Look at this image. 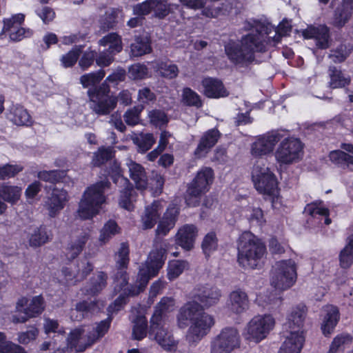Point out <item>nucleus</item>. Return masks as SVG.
Wrapping results in <instances>:
<instances>
[{"label":"nucleus","mask_w":353,"mask_h":353,"mask_svg":"<svg viewBox=\"0 0 353 353\" xmlns=\"http://www.w3.org/2000/svg\"><path fill=\"white\" fill-rule=\"evenodd\" d=\"M253 26L259 32V35L248 34L240 41L230 40L225 45V52L229 60L239 67H248L255 61L256 52H265L268 42L271 40L279 42L282 37L292 30L290 23L285 19L277 28L265 21H254Z\"/></svg>","instance_id":"f257e3e1"},{"label":"nucleus","mask_w":353,"mask_h":353,"mask_svg":"<svg viewBox=\"0 0 353 353\" xmlns=\"http://www.w3.org/2000/svg\"><path fill=\"white\" fill-rule=\"evenodd\" d=\"M155 246L157 251L150 252L148 258L139 272L137 281L139 285H130L125 289L124 294L126 296H134L143 292L150 279L155 276L162 268L165 259V250L167 243L161 239H157Z\"/></svg>","instance_id":"f03ea898"},{"label":"nucleus","mask_w":353,"mask_h":353,"mask_svg":"<svg viewBox=\"0 0 353 353\" xmlns=\"http://www.w3.org/2000/svg\"><path fill=\"white\" fill-rule=\"evenodd\" d=\"M110 186L111 183L108 179H104L86 188L77 210V214L81 219H90L99 214L102 205L106 202L107 196L105 193Z\"/></svg>","instance_id":"7ed1b4c3"},{"label":"nucleus","mask_w":353,"mask_h":353,"mask_svg":"<svg viewBox=\"0 0 353 353\" xmlns=\"http://www.w3.org/2000/svg\"><path fill=\"white\" fill-rule=\"evenodd\" d=\"M238 262L243 268L254 269L266 252L260 239L250 232H244L237 241Z\"/></svg>","instance_id":"20e7f679"},{"label":"nucleus","mask_w":353,"mask_h":353,"mask_svg":"<svg viewBox=\"0 0 353 353\" xmlns=\"http://www.w3.org/2000/svg\"><path fill=\"white\" fill-rule=\"evenodd\" d=\"M296 278V265L292 259L277 261L272 268L270 283L277 290L290 288L295 283Z\"/></svg>","instance_id":"39448f33"},{"label":"nucleus","mask_w":353,"mask_h":353,"mask_svg":"<svg viewBox=\"0 0 353 353\" xmlns=\"http://www.w3.org/2000/svg\"><path fill=\"white\" fill-rule=\"evenodd\" d=\"M109 92L110 87L105 83L88 91L89 107L96 114L108 115L116 108L117 99L109 96Z\"/></svg>","instance_id":"423d86ee"},{"label":"nucleus","mask_w":353,"mask_h":353,"mask_svg":"<svg viewBox=\"0 0 353 353\" xmlns=\"http://www.w3.org/2000/svg\"><path fill=\"white\" fill-rule=\"evenodd\" d=\"M214 171L211 168H202L196 174L192 181L189 183L186 190L185 201L188 205L195 206L197 199L206 193L214 181Z\"/></svg>","instance_id":"0eeeda50"},{"label":"nucleus","mask_w":353,"mask_h":353,"mask_svg":"<svg viewBox=\"0 0 353 353\" xmlns=\"http://www.w3.org/2000/svg\"><path fill=\"white\" fill-rule=\"evenodd\" d=\"M241 336L234 327H225L210 342V353H232L240 347Z\"/></svg>","instance_id":"6e6552de"},{"label":"nucleus","mask_w":353,"mask_h":353,"mask_svg":"<svg viewBox=\"0 0 353 353\" xmlns=\"http://www.w3.org/2000/svg\"><path fill=\"white\" fill-rule=\"evenodd\" d=\"M252 178L256 189L260 193L268 195L274 194L277 188L276 179L270 169L265 167L263 160H258L254 163Z\"/></svg>","instance_id":"1a4fd4ad"},{"label":"nucleus","mask_w":353,"mask_h":353,"mask_svg":"<svg viewBox=\"0 0 353 353\" xmlns=\"http://www.w3.org/2000/svg\"><path fill=\"white\" fill-rule=\"evenodd\" d=\"M28 299L26 296L19 298L15 306V312L23 313V315H12V321L14 323H23L29 319L41 314L45 308V301L42 296H34L28 305Z\"/></svg>","instance_id":"9d476101"},{"label":"nucleus","mask_w":353,"mask_h":353,"mask_svg":"<svg viewBox=\"0 0 353 353\" xmlns=\"http://www.w3.org/2000/svg\"><path fill=\"white\" fill-rule=\"evenodd\" d=\"M301 141L295 138L284 139L276 148L274 157L281 165H290L299 161L303 154Z\"/></svg>","instance_id":"9b49d317"},{"label":"nucleus","mask_w":353,"mask_h":353,"mask_svg":"<svg viewBox=\"0 0 353 353\" xmlns=\"http://www.w3.org/2000/svg\"><path fill=\"white\" fill-rule=\"evenodd\" d=\"M25 20V15L21 13L12 15L10 18L4 19L3 26L0 32V39L6 37L8 34L10 41L18 42L32 35L33 31L30 28L21 27Z\"/></svg>","instance_id":"f8f14e48"},{"label":"nucleus","mask_w":353,"mask_h":353,"mask_svg":"<svg viewBox=\"0 0 353 353\" xmlns=\"http://www.w3.org/2000/svg\"><path fill=\"white\" fill-rule=\"evenodd\" d=\"M274 325V319L270 315L256 316L245 327V338L259 343L264 339Z\"/></svg>","instance_id":"ddd939ff"},{"label":"nucleus","mask_w":353,"mask_h":353,"mask_svg":"<svg viewBox=\"0 0 353 353\" xmlns=\"http://www.w3.org/2000/svg\"><path fill=\"white\" fill-rule=\"evenodd\" d=\"M283 137L279 130H272L258 137L252 143L251 153L255 157H261L274 151L276 143Z\"/></svg>","instance_id":"4468645a"},{"label":"nucleus","mask_w":353,"mask_h":353,"mask_svg":"<svg viewBox=\"0 0 353 353\" xmlns=\"http://www.w3.org/2000/svg\"><path fill=\"white\" fill-rule=\"evenodd\" d=\"M214 324L212 316L206 313L200 315L199 318L192 322L186 334V340L191 344L197 343L208 334Z\"/></svg>","instance_id":"2eb2a0df"},{"label":"nucleus","mask_w":353,"mask_h":353,"mask_svg":"<svg viewBox=\"0 0 353 353\" xmlns=\"http://www.w3.org/2000/svg\"><path fill=\"white\" fill-rule=\"evenodd\" d=\"M68 192L63 188H54L45 201L44 208L49 216H57L65 208L68 201Z\"/></svg>","instance_id":"dca6fc26"},{"label":"nucleus","mask_w":353,"mask_h":353,"mask_svg":"<svg viewBox=\"0 0 353 353\" xmlns=\"http://www.w3.org/2000/svg\"><path fill=\"white\" fill-rule=\"evenodd\" d=\"M179 213V209L174 206L170 207L167 209L166 212L163 214L162 219L159 221L158 226L156 229L157 236L154 240V250L152 252H155L157 251L158 250L155 246V241L157 239H161V241L167 243L165 252H167L168 249L169 248L170 244L167 242L166 240L163 239L159 236H165L169 232V231L174 228Z\"/></svg>","instance_id":"f3484780"},{"label":"nucleus","mask_w":353,"mask_h":353,"mask_svg":"<svg viewBox=\"0 0 353 353\" xmlns=\"http://www.w3.org/2000/svg\"><path fill=\"white\" fill-rule=\"evenodd\" d=\"M149 336L150 338H153L165 350L171 351L176 347V341L164 327L163 322L150 323Z\"/></svg>","instance_id":"a211bd4d"},{"label":"nucleus","mask_w":353,"mask_h":353,"mask_svg":"<svg viewBox=\"0 0 353 353\" xmlns=\"http://www.w3.org/2000/svg\"><path fill=\"white\" fill-rule=\"evenodd\" d=\"M203 314L205 313L203 312V308L199 303L195 301L188 302L179 310L177 315V325L181 329L186 328L190 322L192 323Z\"/></svg>","instance_id":"6ab92c4d"},{"label":"nucleus","mask_w":353,"mask_h":353,"mask_svg":"<svg viewBox=\"0 0 353 353\" xmlns=\"http://www.w3.org/2000/svg\"><path fill=\"white\" fill-rule=\"evenodd\" d=\"M198 234L197 228L192 224H185L180 228L176 234V243L185 250L193 248Z\"/></svg>","instance_id":"aec40b11"},{"label":"nucleus","mask_w":353,"mask_h":353,"mask_svg":"<svg viewBox=\"0 0 353 353\" xmlns=\"http://www.w3.org/2000/svg\"><path fill=\"white\" fill-rule=\"evenodd\" d=\"M125 165L128 168L129 176L134 182L137 189L145 190L148 187V179L144 167L131 159H126Z\"/></svg>","instance_id":"412c9836"},{"label":"nucleus","mask_w":353,"mask_h":353,"mask_svg":"<svg viewBox=\"0 0 353 353\" xmlns=\"http://www.w3.org/2000/svg\"><path fill=\"white\" fill-rule=\"evenodd\" d=\"M303 35L305 38L314 39L316 46L320 49H327L330 47V29L325 25L310 27L303 32Z\"/></svg>","instance_id":"4be33fe9"},{"label":"nucleus","mask_w":353,"mask_h":353,"mask_svg":"<svg viewBox=\"0 0 353 353\" xmlns=\"http://www.w3.org/2000/svg\"><path fill=\"white\" fill-rule=\"evenodd\" d=\"M220 137L221 133L217 129H211L205 132L194 150V156L196 158L204 157L215 145Z\"/></svg>","instance_id":"5701e85b"},{"label":"nucleus","mask_w":353,"mask_h":353,"mask_svg":"<svg viewBox=\"0 0 353 353\" xmlns=\"http://www.w3.org/2000/svg\"><path fill=\"white\" fill-rule=\"evenodd\" d=\"M7 118L17 126H30L32 120L28 111L20 104H12L7 110Z\"/></svg>","instance_id":"b1692460"},{"label":"nucleus","mask_w":353,"mask_h":353,"mask_svg":"<svg viewBox=\"0 0 353 353\" xmlns=\"http://www.w3.org/2000/svg\"><path fill=\"white\" fill-rule=\"evenodd\" d=\"M304 341L303 332H300L298 330H290L279 352L281 353H300Z\"/></svg>","instance_id":"393cba45"},{"label":"nucleus","mask_w":353,"mask_h":353,"mask_svg":"<svg viewBox=\"0 0 353 353\" xmlns=\"http://www.w3.org/2000/svg\"><path fill=\"white\" fill-rule=\"evenodd\" d=\"M83 330L81 328H76L70 332V334L67 338L68 347L63 348H58L55 350V353H65L68 347L70 348L74 347L77 352H83L88 347V334L85 337H82Z\"/></svg>","instance_id":"a878e982"},{"label":"nucleus","mask_w":353,"mask_h":353,"mask_svg":"<svg viewBox=\"0 0 353 353\" xmlns=\"http://www.w3.org/2000/svg\"><path fill=\"white\" fill-rule=\"evenodd\" d=\"M321 330L324 336H329L334 332L340 319V313L338 307L332 305L325 306Z\"/></svg>","instance_id":"bb28decb"},{"label":"nucleus","mask_w":353,"mask_h":353,"mask_svg":"<svg viewBox=\"0 0 353 353\" xmlns=\"http://www.w3.org/2000/svg\"><path fill=\"white\" fill-rule=\"evenodd\" d=\"M201 85L203 88V94L208 98H220L228 95L222 81L217 79L205 78Z\"/></svg>","instance_id":"cd10ccee"},{"label":"nucleus","mask_w":353,"mask_h":353,"mask_svg":"<svg viewBox=\"0 0 353 353\" xmlns=\"http://www.w3.org/2000/svg\"><path fill=\"white\" fill-rule=\"evenodd\" d=\"M228 305L230 310L234 313H243L249 307L248 294L240 289L232 291L229 296Z\"/></svg>","instance_id":"c85d7f7f"},{"label":"nucleus","mask_w":353,"mask_h":353,"mask_svg":"<svg viewBox=\"0 0 353 353\" xmlns=\"http://www.w3.org/2000/svg\"><path fill=\"white\" fill-rule=\"evenodd\" d=\"M163 208L159 201H154L150 205L145 208L141 216L143 228L150 229L154 226L159 219Z\"/></svg>","instance_id":"c756f323"},{"label":"nucleus","mask_w":353,"mask_h":353,"mask_svg":"<svg viewBox=\"0 0 353 353\" xmlns=\"http://www.w3.org/2000/svg\"><path fill=\"white\" fill-rule=\"evenodd\" d=\"M108 275L104 272H98L90 281V283L82 289L85 295L94 296L100 293L107 285Z\"/></svg>","instance_id":"7c9ffc66"},{"label":"nucleus","mask_w":353,"mask_h":353,"mask_svg":"<svg viewBox=\"0 0 353 353\" xmlns=\"http://www.w3.org/2000/svg\"><path fill=\"white\" fill-rule=\"evenodd\" d=\"M306 313L307 308L304 305H299L292 309L287 323L290 330L303 332V327Z\"/></svg>","instance_id":"2f4dec72"},{"label":"nucleus","mask_w":353,"mask_h":353,"mask_svg":"<svg viewBox=\"0 0 353 353\" xmlns=\"http://www.w3.org/2000/svg\"><path fill=\"white\" fill-rule=\"evenodd\" d=\"M221 296V291L216 287L210 285L202 287L197 294L198 299L206 307L216 304Z\"/></svg>","instance_id":"473e14b6"},{"label":"nucleus","mask_w":353,"mask_h":353,"mask_svg":"<svg viewBox=\"0 0 353 353\" xmlns=\"http://www.w3.org/2000/svg\"><path fill=\"white\" fill-rule=\"evenodd\" d=\"M52 234L48 231L46 226L41 225L32 230L29 234L28 242L30 247L37 248L48 242Z\"/></svg>","instance_id":"72a5a7b5"},{"label":"nucleus","mask_w":353,"mask_h":353,"mask_svg":"<svg viewBox=\"0 0 353 353\" xmlns=\"http://www.w3.org/2000/svg\"><path fill=\"white\" fill-rule=\"evenodd\" d=\"M174 300L170 297H163L156 305L150 323L163 322V318L168 312L173 310Z\"/></svg>","instance_id":"f704fd0d"},{"label":"nucleus","mask_w":353,"mask_h":353,"mask_svg":"<svg viewBox=\"0 0 353 353\" xmlns=\"http://www.w3.org/2000/svg\"><path fill=\"white\" fill-rule=\"evenodd\" d=\"M330 160L339 168L353 172V157L341 150L330 152Z\"/></svg>","instance_id":"c9c22d12"},{"label":"nucleus","mask_w":353,"mask_h":353,"mask_svg":"<svg viewBox=\"0 0 353 353\" xmlns=\"http://www.w3.org/2000/svg\"><path fill=\"white\" fill-rule=\"evenodd\" d=\"M352 14L353 10L350 7L339 6L334 12L331 23L334 27L341 29L348 23Z\"/></svg>","instance_id":"e433bc0d"},{"label":"nucleus","mask_w":353,"mask_h":353,"mask_svg":"<svg viewBox=\"0 0 353 353\" xmlns=\"http://www.w3.org/2000/svg\"><path fill=\"white\" fill-rule=\"evenodd\" d=\"M132 142L138 147V151L145 152L149 150L156 140L151 133H133L131 135Z\"/></svg>","instance_id":"4c0bfd02"},{"label":"nucleus","mask_w":353,"mask_h":353,"mask_svg":"<svg viewBox=\"0 0 353 353\" xmlns=\"http://www.w3.org/2000/svg\"><path fill=\"white\" fill-rule=\"evenodd\" d=\"M99 44L102 46H108V51L117 54L123 49L121 38L115 32H111L102 37L99 41Z\"/></svg>","instance_id":"58836bf2"},{"label":"nucleus","mask_w":353,"mask_h":353,"mask_svg":"<svg viewBox=\"0 0 353 353\" xmlns=\"http://www.w3.org/2000/svg\"><path fill=\"white\" fill-rule=\"evenodd\" d=\"M121 228L117 222L113 220L107 221L100 230L99 241L101 244H106L116 234H119Z\"/></svg>","instance_id":"ea45409f"},{"label":"nucleus","mask_w":353,"mask_h":353,"mask_svg":"<svg viewBox=\"0 0 353 353\" xmlns=\"http://www.w3.org/2000/svg\"><path fill=\"white\" fill-rule=\"evenodd\" d=\"M21 192V189L18 186L0 183V197L8 203H15L20 199Z\"/></svg>","instance_id":"a19ab883"},{"label":"nucleus","mask_w":353,"mask_h":353,"mask_svg":"<svg viewBox=\"0 0 353 353\" xmlns=\"http://www.w3.org/2000/svg\"><path fill=\"white\" fill-rule=\"evenodd\" d=\"M89 239L90 235L88 232H81L77 240L69 245L66 254L68 259H75L82 252Z\"/></svg>","instance_id":"79ce46f5"},{"label":"nucleus","mask_w":353,"mask_h":353,"mask_svg":"<svg viewBox=\"0 0 353 353\" xmlns=\"http://www.w3.org/2000/svg\"><path fill=\"white\" fill-rule=\"evenodd\" d=\"M316 203L307 204L304 210V213L310 216V219H320L325 216V224L329 225L331 219L329 218V210L327 208L321 207Z\"/></svg>","instance_id":"37998d69"},{"label":"nucleus","mask_w":353,"mask_h":353,"mask_svg":"<svg viewBox=\"0 0 353 353\" xmlns=\"http://www.w3.org/2000/svg\"><path fill=\"white\" fill-rule=\"evenodd\" d=\"M125 184L127 186L121 191L119 205L128 211H131L134 209L133 199L136 192L130 182Z\"/></svg>","instance_id":"c03bdc74"},{"label":"nucleus","mask_w":353,"mask_h":353,"mask_svg":"<svg viewBox=\"0 0 353 353\" xmlns=\"http://www.w3.org/2000/svg\"><path fill=\"white\" fill-rule=\"evenodd\" d=\"M111 319L109 317L103 321H101L96 327L88 334V345H92L99 339L103 337L105 333L108 331Z\"/></svg>","instance_id":"a18cd8bd"},{"label":"nucleus","mask_w":353,"mask_h":353,"mask_svg":"<svg viewBox=\"0 0 353 353\" xmlns=\"http://www.w3.org/2000/svg\"><path fill=\"white\" fill-rule=\"evenodd\" d=\"M131 52L134 57H141L150 53L152 50L150 43L147 37H137L134 43L131 44Z\"/></svg>","instance_id":"49530a36"},{"label":"nucleus","mask_w":353,"mask_h":353,"mask_svg":"<svg viewBox=\"0 0 353 353\" xmlns=\"http://www.w3.org/2000/svg\"><path fill=\"white\" fill-rule=\"evenodd\" d=\"M339 259L343 268H348L353 263V235L348 237L347 245L341 251Z\"/></svg>","instance_id":"de8ad7c7"},{"label":"nucleus","mask_w":353,"mask_h":353,"mask_svg":"<svg viewBox=\"0 0 353 353\" xmlns=\"http://www.w3.org/2000/svg\"><path fill=\"white\" fill-rule=\"evenodd\" d=\"M329 72L330 77V84L332 88H343L350 83V79L345 77L342 72L337 70L335 67H330Z\"/></svg>","instance_id":"09e8293b"},{"label":"nucleus","mask_w":353,"mask_h":353,"mask_svg":"<svg viewBox=\"0 0 353 353\" xmlns=\"http://www.w3.org/2000/svg\"><path fill=\"white\" fill-rule=\"evenodd\" d=\"M130 248L128 243H121L115 253V267H128L130 262Z\"/></svg>","instance_id":"8fccbe9b"},{"label":"nucleus","mask_w":353,"mask_h":353,"mask_svg":"<svg viewBox=\"0 0 353 353\" xmlns=\"http://www.w3.org/2000/svg\"><path fill=\"white\" fill-rule=\"evenodd\" d=\"M352 341V336L348 333H341L336 335L330 346L328 353H336L337 351L344 349L345 346Z\"/></svg>","instance_id":"3c124183"},{"label":"nucleus","mask_w":353,"mask_h":353,"mask_svg":"<svg viewBox=\"0 0 353 353\" xmlns=\"http://www.w3.org/2000/svg\"><path fill=\"white\" fill-rule=\"evenodd\" d=\"M218 248V239L214 232L208 233L203 238L201 248L206 257L214 252Z\"/></svg>","instance_id":"603ef678"},{"label":"nucleus","mask_w":353,"mask_h":353,"mask_svg":"<svg viewBox=\"0 0 353 353\" xmlns=\"http://www.w3.org/2000/svg\"><path fill=\"white\" fill-rule=\"evenodd\" d=\"M353 49L350 43L340 44L330 55V57L335 63H341L344 61L350 54Z\"/></svg>","instance_id":"864d4df0"},{"label":"nucleus","mask_w":353,"mask_h":353,"mask_svg":"<svg viewBox=\"0 0 353 353\" xmlns=\"http://www.w3.org/2000/svg\"><path fill=\"white\" fill-rule=\"evenodd\" d=\"M188 268V263L185 261L176 260L170 262L168 268V279L170 281L176 279Z\"/></svg>","instance_id":"5fc2aeb1"},{"label":"nucleus","mask_w":353,"mask_h":353,"mask_svg":"<svg viewBox=\"0 0 353 353\" xmlns=\"http://www.w3.org/2000/svg\"><path fill=\"white\" fill-rule=\"evenodd\" d=\"M182 101L188 106H194L196 108L202 106V101L200 96L190 88H183Z\"/></svg>","instance_id":"6e6d98bb"},{"label":"nucleus","mask_w":353,"mask_h":353,"mask_svg":"<svg viewBox=\"0 0 353 353\" xmlns=\"http://www.w3.org/2000/svg\"><path fill=\"white\" fill-rule=\"evenodd\" d=\"M153 4L154 16L159 19H164L172 10L174 5L168 3L163 0H154Z\"/></svg>","instance_id":"4d7b16f0"},{"label":"nucleus","mask_w":353,"mask_h":353,"mask_svg":"<svg viewBox=\"0 0 353 353\" xmlns=\"http://www.w3.org/2000/svg\"><path fill=\"white\" fill-rule=\"evenodd\" d=\"M105 74V72L102 69L94 72L85 74L80 77V83L83 88L94 85L102 80Z\"/></svg>","instance_id":"13d9d810"},{"label":"nucleus","mask_w":353,"mask_h":353,"mask_svg":"<svg viewBox=\"0 0 353 353\" xmlns=\"http://www.w3.org/2000/svg\"><path fill=\"white\" fill-rule=\"evenodd\" d=\"M132 334L135 339L141 340L147 334L148 321L145 316H139L134 322Z\"/></svg>","instance_id":"bf43d9fd"},{"label":"nucleus","mask_w":353,"mask_h":353,"mask_svg":"<svg viewBox=\"0 0 353 353\" xmlns=\"http://www.w3.org/2000/svg\"><path fill=\"white\" fill-rule=\"evenodd\" d=\"M0 353H27L25 350L18 345L7 341L6 335L0 332Z\"/></svg>","instance_id":"052dcab7"},{"label":"nucleus","mask_w":353,"mask_h":353,"mask_svg":"<svg viewBox=\"0 0 353 353\" xmlns=\"http://www.w3.org/2000/svg\"><path fill=\"white\" fill-rule=\"evenodd\" d=\"M116 272L113 276V279L116 283L115 291H120L128 284V276L126 272L128 267H115Z\"/></svg>","instance_id":"680f3d73"},{"label":"nucleus","mask_w":353,"mask_h":353,"mask_svg":"<svg viewBox=\"0 0 353 353\" xmlns=\"http://www.w3.org/2000/svg\"><path fill=\"white\" fill-rule=\"evenodd\" d=\"M112 157V150L110 148H101L94 153L92 163L94 166H100Z\"/></svg>","instance_id":"e2e57ef3"},{"label":"nucleus","mask_w":353,"mask_h":353,"mask_svg":"<svg viewBox=\"0 0 353 353\" xmlns=\"http://www.w3.org/2000/svg\"><path fill=\"white\" fill-rule=\"evenodd\" d=\"M65 176V172L63 170H50L40 171L37 174V177L46 182L55 183L59 182Z\"/></svg>","instance_id":"0e129e2a"},{"label":"nucleus","mask_w":353,"mask_h":353,"mask_svg":"<svg viewBox=\"0 0 353 353\" xmlns=\"http://www.w3.org/2000/svg\"><path fill=\"white\" fill-rule=\"evenodd\" d=\"M148 117L152 124L156 126H162L168 122V118L164 111L161 110H152L149 112Z\"/></svg>","instance_id":"69168bd1"},{"label":"nucleus","mask_w":353,"mask_h":353,"mask_svg":"<svg viewBox=\"0 0 353 353\" xmlns=\"http://www.w3.org/2000/svg\"><path fill=\"white\" fill-rule=\"evenodd\" d=\"M159 70L162 77L170 79L176 77L179 72L176 65L168 63H161Z\"/></svg>","instance_id":"338daca9"},{"label":"nucleus","mask_w":353,"mask_h":353,"mask_svg":"<svg viewBox=\"0 0 353 353\" xmlns=\"http://www.w3.org/2000/svg\"><path fill=\"white\" fill-rule=\"evenodd\" d=\"M81 52V49L80 47H75L66 54L63 55L61 59L63 67L69 68L73 66L76 63Z\"/></svg>","instance_id":"774afa93"}]
</instances>
